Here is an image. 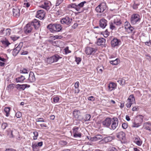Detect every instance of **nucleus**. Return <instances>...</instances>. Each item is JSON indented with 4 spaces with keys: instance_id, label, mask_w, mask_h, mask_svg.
Listing matches in <instances>:
<instances>
[{
    "instance_id": "f257e3e1",
    "label": "nucleus",
    "mask_w": 151,
    "mask_h": 151,
    "mask_svg": "<svg viewBox=\"0 0 151 151\" xmlns=\"http://www.w3.org/2000/svg\"><path fill=\"white\" fill-rule=\"evenodd\" d=\"M86 3L87 2L85 1L80 3L78 5H76L75 4H72L70 5V6L71 7L75 8L78 12L82 13L83 12L84 10L88 9V7H84Z\"/></svg>"
},
{
    "instance_id": "f03ea898",
    "label": "nucleus",
    "mask_w": 151,
    "mask_h": 151,
    "mask_svg": "<svg viewBox=\"0 0 151 151\" xmlns=\"http://www.w3.org/2000/svg\"><path fill=\"white\" fill-rule=\"evenodd\" d=\"M47 28L51 32L53 33L60 31L62 28L61 25L60 24H50L48 25Z\"/></svg>"
},
{
    "instance_id": "7ed1b4c3",
    "label": "nucleus",
    "mask_w": 151,
    "mask_h": 151,
    "mask_svg": "<svg viewBox=\"0 0 151 151\" xmlns=\"http://www.w3.org/2000/svg\"><path fill=\"white\" fill-rule=\"evenodd\" d=\"M72 19L68 16H66L62 18L60 20V22L62 24H65L70 25L72 22Z\"/></svg>"
},
{
    "instance_id": "20e7f679",
    "label": "nucleus",
    "mask_w": 151,
    "mask_h": 151,
    "mask_svg": "<svg viewBox=\"0 0 151 151\" xmlns=\"http://www.w3.org/2000/svg\"><path fill=\"white\" fill-rule=\"evenodd\" d=\"M106 8V4L105 3H102L97 6L95 10L97 12H103Z\"/></svg>"
},
{
    "instance_id": "39448f33",
    "label": "nucleus",
    "mask_w": 151,
    "mask_h": 151,
    "mask_svg": "<svg viewBox=\"0 0 151 151\" xmlns=\"http://www.w3.org/2000/svg\"><path fill=\"white\" fill-rule=\"evenodd\" d=\"M120 16L119 15H115L113 17V22L114 24L118 26L119 27L122 24V21L120 20Z\"/></svg>"
},
{
    "instance_id": "423d86ee",
    "label": "nucleus",
    "mask_w": 151,
    "mask_h": 151,
    "mask_svg": "<svg viewBox=\"0 0 151 151\" xmlns=\"http://www.w3.org/2000/svg\"><path fill=\"white\" fill-rule=\"evenodd\" d=\"M139 20V16L138 14H134L132 16L131 18V22L132 24H135Z\"/></svg>"
},
{
    "instance_id": "0eeeda50",
    "label": "nucleus",
    "mask_w": 151,
    "mask_h": 151,
    "mask_svg": "<svg viewBox=\"0 0 151 151\" xmlns=\"http://www.w3.org/2000/svg\"><path fill=\"white\" fill-rule=\"evenodd\" d=\"M79 129V128L77 127H75L73 129V136L74 137H81V133L78 131Z\"/></svg>"
},
{
    "instance_id": "6e6552de",
    "label": "nucleus",
    "mask_w": 151,
    "mask_h": 151,
    "mask_svg": "<svg viewBox=\"0 0 151 151\" xmlns=\"http://www.w3.org/2000/svg\"><path fill=\"white\" fill-rule=\"evenodd\" d=\"M23 43L22 42H20L16 48L13 49L12 54L14 56H16L19 53L23 45Z\"/></svg>"
},
{
    "instance_id": "1a4fd4ad",
    "label": "nucleus",
    "mask_w": 151,
    "mask_h": 151,
    "mask_svg": "<svg viewBox=\"0 0 151 151\" xmlns=\"http://www.w3.org/2000/svg\"><path fill=\"white\" fill-rule=\"evenodd\" d=\"M112 119L113 121H111V129L113 130H114L118 127L119 121L118 119L116 117H114Z\"/></svg>"
},
{
    "instance_id": "9d476101",
    "label": "nucleus",
    "mask_w": 151,
    "mask_h": 151,
    "mask_svg": "<svg viewBox=\"0 0 151 151\" xmlns=\"http://www.w3.org/2000/svg\"><path fill=\"white\" fill-rule=\"evenodd\" d=\"M111 118H107L102 122V124L104 127H109L111 123Z\"/></svg>"
},
{
    "instance_id": "9b49d317",
    "label": "nucleus",
    "mask_w": 151,
    "mask_h": 151,
    "mask_svg": "<svg viewBox=\"0 0 151 151\" xmlns=\"http://www.w3.org/2000/svg\"><path fill=\"white\" fill-rule=\"evenodd\" d=\"M33 29L32 26L30 22L28 23L24 28V31L25 33H30Z\"/></svg>"
},
{
    "instance_id": "f8f14e48",
    "label": "nucleus",
    "mask_w": 151,
    "mask_h": 151,
    "mask_svg": "<svg viewBox=\"0 0 151 151\" xmlns=\"http://www.w3.org/2000/svg\"><path fill=\"white\" fill-rule=\"evenodd\" d=\"M32 26H33L35 29H37L40 26V21L35 19H34L31 22H30Z\"/></svg>"
},
{
    "instance_id": "ddd939ff",
    "label": "nucleus",
    "mask_w": 151,
    "mask_h": 151,
    "mask_svg": "<svg viewBox=\"0 0 151 151\" xmlns=\"http://www.w3.org/2000/svg\"><path fill=\"white\" fill-rule=\"evenodd\" d=\"M42 4L41 5L40 7L44 8L47 10L49 9L50 7L49 5L50 4V2L48 1H44L41 2Z\"/></svg>"
},
{
    "instance_id": "4468645a",
    "label": "nucleus",
    "mask_w": 151,
    "mask_h": 151,
    "mask_svg": "<svg viewBox=\"0 0 151 151\" xmlns=\"http://www.w3.org/2000/svg\"><path fill=\"white\" fill-rule=\"evenodd\" d=\"M45 13L43 10H40L37 11L36 17L40 19H43L45 16Z\"/></svg>"
},
{
    "instance_id": "2eb2a0df",
    "label": "nucleus",
    "mask_w": 151,
    "mask_h": 151,
    "mask_svg": "<svg viewBox=\"0 0 151 151\" xmlns=\"http://www.w3.org/2000/svg\"><path fill=\"white\" fill-rule=\"evenodd\" d=\"M107 25V21L105 19L102 18L99 21V26L103 29Z\"/></svg>"
},
{
    "instance_id": "dca6fc26",
    "label": "nucleus",
    "mask_w": 151,
    "mask_h": 151,
    "mask_svg": "<svg viewBox=\"0 0 151 151\" xmlns=\"http://www.w3.org/2000/svg\"><path fill=\"white\" fill-rule=\"evenodd\" d=\"M116 137L120 140L125 139V134L122 131H121L116 134Z\"/></svg>"
},
{
    "instance_id": "f3484780",
    "label": "nucleus",
    "mask_w": 151,
    "mask_h": 151,
    "mask_svg": "<svg viewBox=\"0 0 151 151\" xmlns=\"http://www.w3.org/2000/svg\"><path fill=\"white\" fill-rule=\"evenodd\" d=\"M12 10L13 16L17 18L19 17L20 15L19 9L17 7H15L13 8Z\"/></svg>"
},
{
    "instance_id": "a211bd4d",
    "label": "nucleus",
    "mask_w": 151,
    "mask_h": 151,
    "mask_svg": "<svg viewBox=\"0 0 151 151\" xmlns=\"http://www.w3.org/2000/svg\"><path fill=\"white\" fill-rule=\"evenodd\" d=\"M120 42L121 41L120 40L116 38H114L111 40V44L112 47H114L118 46Z\"/></svg>"
},
{
    "instance_id": "6ab92c4d",
    "label": "nucleus",
    "mask_w": 151,
    "mask_h": 151,
    "mask_svg": "<svg viewBox=\"0 0 151 151\" xmlns=\"http://www.w3.org/2000/svg\"><path fill=\"white\" fill-rule=\"evenodd\" d=\"M28 81L29 82H33L35 81L36 79L34 73L32 72H30L29 74H28Z\"/></svg>"
},
{
    "instance_id": "aec40b11",
    "label": "nucleus",
    "mask_w": 151,
    "mask_h": 151,
    "mask_svg": "<svg viewBox=\"0 0 151 151\" xmlns=\"http://www.w3.org/2000/svg\"><path fill=\"white\" fill-rule=\"evenodd\" d=\"M134 142L137 145L140 146L142 144V141L138 136H136L133 138Z\"/></svg>"
},
{
    "instance_id": "412c9836",
    "label": "nucleus",
    "mask_w": 151,
    "mask_h": 151,
    "mask_svg": "<svg viewBox=\"0 0 151 151\" xmlns=\"http://www.w3.org/2000/svg\"><path fill=\"white\" fill-rule=\"evenodd\" d=\"M117 84L114 82L110 83L108 86L109 90V91H111L116 88Z\"/></svg>"
},
{
    "instance_id": "4be33fe9",
    "label": "nucleus",
    "mask_w": 151,
    "mask_h": 151,
    "mask_svg": "<svg viewBox=\"0 0 151 151\" xmlns=\"http://www.w3.org/2000/svg\"><path fill=\"white\" fill-rule=\"evenodd\" d=\"M85 52L87 54L91 55L93 54L95 52V50L94 48L88 47L86 49Z\"/></svg>"
},
{
    "instance_id": "5701e85b",
    "label": "nucleus",
    "mask_w": 151,
    "mask_h": 151,
    "mask_svg": "<svg viewBox=\"0 0 151 151\" xmlns=\"http://www.w3.org/2000/svg\"><path fill=\"white\" fill-rule=\"evenodd\" d=\"M28 77V74L27 76H20L16 78V80L17 82H23Z\"/></svg>"
},
{
    "instance_id": "b1692460",
    "label": "nucleus",
    "mask_w": 151,
    "mask_h": 151,
    "mask_svg": "<svg viewBox=\"0 0 151 151\" xmlns=\"http://www.w3.org/2000/svg\"><path fill=\"white\" fill-rule=\"evenodd\" d=\"M106 40L103 38H101L98 39L97 42V44L98 45H104Z\"/></svg>"
},
{
    "instance_id": "393cba45",
    "label": "nucleus",
    "mask_w": 151,
    "mask_h": 151,
    "mask_svg": "<svg viewBox=\"0 0 151 151\" xmlns=\"http://www.w3.org/2000/svg\"><path fill=\"white\" fill-rule=\"evenodd\" d=\"M143 116L142 115H139L137 116L134 119L138 121V122L142 124L143 120Z\"/></svg>"
},
{
    "instance_id": "a878e982",
    "label": "nucleus",
    "mask_w": 151,
    "mask_h": 151,
    "mask_svg": "<svg viewBox=\"0 0 151 151\" xmlns=\"http://www.w3.org/2000/svg\"><path fill=\"white\" fill-rule=\"evenodd\" d=\"M144 127L146 130L149 131L151 130V124L148 122H145L144 124Z\"/></svg>"
},
{
    "instance_id": "bb28decb",
    "label": "nucleus",
    "mask_w": 151,
    "mask_h": 151,
    "mask_svg": "<svg viewBox=\"0 0 151 151\" xmlns=\"http://www.w3.org/2000/svg\"><path fill=\"white\" fill-rule=\"evenodd\" d=\"M54 63L56 62L60 58H62V57L60 56L58 54H55L52 56Z\"/></svg>"
},
{
    "instance_id": "cd10ccee",
    "label": "nucleus",
    "mask_w": 151,
    "mask_h": 151,
    "mask_svg": "<svg viewBox=\"0 0 151 151\" xmlns=\"http://www.w3.org/2000/svg\"><path fill=\"white\" fill-rule=\"evenodd\" d=\"M101 135H97L96 136L91 137L90 138V140L92 141H95L100 139L101 138Z\"/></svg>"
},
{
    "instance_id": "c85d7f7f",
    "label": "nucleus",
    "mask_w": 151,
    "mask_h": 151,
    "mask_svg": "<svg viewBox=\"0 0 151 151\" xmlns=\"http://www.w3.org/2000/svg\"><path fill=\"white\" fill-rule=\"evenodd\" d=\"M119 27L114 24V22L112 21L110 24V28L112 30H116Z\"/></svg>"
},
{
    "instance_id": "c756f323",
    "label": "nucleus",
    "mask_w": 151,
    "mask_h": 151,
    "mask_svg": "<svg viewBox=\"0 0 151 151\" xmlns=\"http://www.w3.org/2000/svg\"><path fill=\"white\" fill-rule=\"evenodd\" d=\"M26 86H27V84L22 85L18 84L17 85L16 87L17 89H22L24 90L26 88Z\"/></svg>"
},
{
    "instance_id": "7c9ffc66",
    "label": "nucleus",
    "mask_w": 151,
    "mask_h": 151,
    "mask_svg": "<svg viewBox=\"0 0 151 151\" xmlns=\"http://www.w3.org/2000/svg\"><path fill=\"white\" fill-rule=\"evenodd\" d=\"M80 113V112L79 110L78 109L75 110L73 112V114L74 117L78 119V115Z\"/></svg>"
},
{
    "instance_id": "2f4dec72",
    "label": "nucleus",
    "mask_w": 151,
    "mask_h": 151,
    "mask_svg": "<svg viewBox=\"0 0 151 151\" xmlns=\"http://www.w3.org/2000/svg\"><path fill=\"white\" fill-rule=\"evenodd\" d=\"M132 104L135 103V99L134 96L133 95H131L129 96L127 100Z\"/></svg>"
},
{
    "instance_id": "473e14b6",
    "label": "nucleus",
    "mask_w": 151,
    "mask_h": 151,
    "mask_svg": "<svg viewBox=\"0 0 151 151\" xmlns=\"http://www.w3.org/2000/svg\"><path fill=\"white\" fill-rule=\"evenodd\" d=\"M112 138L111 137L108 136L104 138L102 140V141H103L104 142L106 143L111 141L112 140Z\"/></svg>"
},
{
    "instance_id": "72a5a7b5",
    "label": "nucleus",
    "mask_w": 151,
    "mask_h": 151,
    "mask_svg": "<svg viewBox=\"0 0 151 151\" xmlns=\"http://www.w3.org/2000/svg\"><path fill=\"white\" fill-rule=\"evenodd\" d=\"M125 27L127 29V32L129 33H132L134 29V28L130 25H129L128 27L127 26H125Z\"/></svg>"
},
{
    "instance_id": "f704fd0d",
    "label": "nucleus",
    "mask_w": 151,
    "mask_h": 151,
    "mask_svg": "<svg viewBox=\"0 0 151 151\" xmlns=\"http://www.w3.org/2000/svg\"><path fill=\"white\" fill-rule=\"evenodd\" d=\"M136 120H134V122L133 123V124L132 125L133 127H138L141 125V124L139 123Z\"/></svg>"
},
{
    "instance_id": "c9c22d12",
    "label": "nucleus",
    "mask_w": 151,
    "mask_h": 151,
    "mask_svg": "<svg viewBox=\"0 0 151 151\" xmlns=\"http://www.w3.org/2000/svg\"><path fill=\"white\" fill-rule=\"evenodd\" d=\"M117 82L119 83V84L122 86L124 85L125 83V81L124 79L122 78H120L119 79Z\"/></svg>"
},
{
    "instance_id": "e433bc0d",
    "label": "nucleus",
    "mask_w": 151,
    "mask_h": 151,
    "mask_svg": "<svg viewBox=\"0 0 151 151\" xmlns=\"http://www.w3.org/2000/svg\"><path fill=\"white\" fill-rule=\"evenodd\" d=\"M5 31L6 35H9L11 33V29H7L6 30H4V29L1 30L0 32H4V33Z\"/></svg>"
},
{
    "instance_id": "4c0bfd02",
    "label": "nucleus",
    "mask_w": 151,
    "mask_h": 151,
    "mask_svg": "<svg viewBox=\"0 0 151 151\" xmlns=\"http://www.w3.org/2000/svg\"><path fill=\"white\" fill-rule=\"evenodd\" d=\"M10 110V108L5 107L4 109V111L6 114V116H9V112Z\"/></svg>"
},
{
    "instance_id": "58836bf2",
    "label": "nucleus",
    "mask_w": 151,
    "mask_h": 151,
    "mask_svg": "<svg viewBox=\"0 0 151 151\" xmlns=\"http://www.w3.org/2000/svg\"><path fill=\"white\" fill-rule=\"evenodd\" d=\"M118 60L119 59H116L114 60L110 61V64L114 65H116L118 63Z\"/></svg>"
},
{
    "instance_id": "ea45409f",
    "label": "nucleus",
    "mask_w": 151,
    "mask_h": 151,
    "mask_svg": "<svg viewBox=\"0 0 151 151\" xmlns=\"http://www.w3.org/2000/svg\"><path fill=\"white\" fill-rule=\"evenodd\" d=\"M46 62L49 64H51L54 63L52 57L47 58Z\"/></svg>"
},
{
    "instance_id": "a19ab883",
    "label": "nucleus",
    "mask_w": 151,
    "mask_h": 151,
    "mask_svg": "<svg viewBox=\"0 0 151 151\" xmlns=\"http://www.w3.org/2000/svg\"><path fill=\"white\" fill-rule=\"evenodd\" d=\"M91 117V115L89 114H86L85 115V117L84 119L85 121H89L90 120Z\"/></svg>"
},
{
    "instance_id": "79ce46f5",
    "label": "nucleus",
    "mask_w": 151,
    "mask_h": 151,
    "mask_svg": "<svg viewBox=\"0 0 151 151\" xmlns=\"http://www.w3.org/2000/svg\"><path fill=\"white\" fill-rule=\"evenodd\" d=\"M28 71L26 69H23L22 70H20V73H23L24 74H28Z\"/></svg>"
},
{
    "instance_id": "37998d69",
    "label": "nucleus",
    "mask_w": 151,
    "mask_h": 151,
    "mask_svg": "<svg viewBox=\"0 0 151 151\" xmlns=\"http://www.w3.org/2000/svg\"><path fill=\"white\" fill-rule=\"evenodd\" d=\"M32 147L33 150L34 151L35 149H37L38 146L37 145L36 143H33L32 144Z\"/></svg>"
},
{
    "instance_id": "c03bdc74",
    "label": "nucleus",
    "mask_w": 151,
    "mask_h": 151,
    "mask_svg": "<svg viewBox=\"0 0 151 151\" xmlns=\"http://www.w3.org/2000/svg\"><path fill=\"white\" fill-rule=\"evenodd\" d=\"M8 126V124L6 123H3L1 124V127L3 129H4Z\"/></svg>"
},
{
    "instance_id": "a18cd8bd",
    "label": "nucleus",
    "mask_w": 151,
    "mask_h": 151,
    "mask_svg": "<svg viewBox=\"0 0 151 151\" xmlns=\"http://www.w3.org/2000/svg\"><path fill=\"white\" fill-rule=\"evenodd\" d=\"M2 44L6 46H8L10 43L7 40L3 41L2 42Z\"/></svg>"
},
{
    "instance_id": "49530a36",
    "label": "nucleus",
    "mask_w": 151,
    "mask_h": 151,
    "mask_svg": "<svg viewBox=\"0 0 151 151\" xmlns=\"http://www.w3.org/2000/svg\"><path fill=\"white\" fill-rule=\"evenodd\" d=\"M33 134L34 135V136L33 137V139L34 140H35L37 139V137L38 136V132H33Z\"/></svg>"
},
{
    "instance_id": "de8ad7c7",
    "label": "nucleus",
    "mask_w": 151,
    "mask_h": 151,
    "mask_svg": "<svg viewBox=\"0 0 151 151\" xmlns=\"http://www.w3.org/2000/svg\"><path fill=\"white\" fill-rule=\"evenodd\" d=\"M16 116L17 118H20L22 116V114L21 112L18 111L16 113Z\"/></svg>"
},
{
    "instance_id": "09e8293b",
    "label": "nucleus",
    "mask_w": 151,
    "mask_h": 151,
    "mask_svg": "<svg viewBox=\"0 0 151 151\" xmlns=\"http://www.w3.org/2000/svg\"><path fill=\"white\" fill-rule=\"evenodd\" d=\"M59 100V98L58 97H55L53 98V101L55 103L58 102Z\"/></svg>"
},
{
    "instance_id": "8fccbe9b",
    "label": "nucleus",
    "mask_w": 151,
    "mask_h": 151,
    "mask_svg": "<svg viewBox=\"0 0 151 151\" xmlns=\"http://www.w3.org/2000/svg\"><path fill=\"white\" fill-rule=\"evenodd\" d=\"M81 58L79 57H76L75 61L77 64H78L81 61Z\"/></svg>"
},
{
    "instance_id": "3c124183",
    "label": "nucleus",
    "mask_w": 151,
    "mask_h": 151,
    "mask_svg": "<svg viewBox=\"0 0 151 151\" xmlns=\"http://www.w3.org/2000/svg\"><path fill=\"white\" fill-rule=\"evenodd\" d=\"M132 104L131 103L127 101V103L126 104V106L127 108H130Z\"/></svg>"
},
{
    "instance_id": "603ef678",
    "label": "nucleus",
    "mask_w": 151,
    "mask_h": 151,
    "mask_svg": "<svg viewBox=\"0 0 151 151\" xmlns=\"http://www.w3.org/2000/svg\"><path fill=\"white\" fill-rule=\"evenodd\" d=\"M36 121L37 122H45L44 119L43 118H38L36 119Z\"/></svg>"
},
{
    "instance_id": "864d4df0",
    "label": "nucleus",
    "mask_w": 151,
    "mask_h": 151,
    "mask_svg": "<svg viewBox=\"0 0 151 151\" xmlns=\"http://www.w3.org/2000/svg\"><path fill=\"white\" fill-rule=\"evenodd\" d=\"M19 37H17L16 36H13L11 37V39L13 41H15L19 38Z\"/></svg>"
},
{
    "instance_id": "5fc2aeb1",
    "label": "nucleus",
    "mask_w": 151,
    "mask_h": 151,
    "mask_svg": "<svg viewBox=\"0 0 151 151\" xmlns=\"http://www.w3.org/2000/svg\"><path fill=\"white\" fill-rule=\"evenodd\" d=\"M63 0H57L56 3V6H58L62 2Z\"/></svg>"
},
{
    "instance_id": "6e6d98bb",
    "label": "nucleus",
    "mask_w": 151,
    "mask_h": 151,
    "mask_svg": "<svg viewBox=\"0 0 151 151\" xmlns=\"http://www.w3.org/2000/svg\"><path fill=\"white\" fill-rule=\"evenodd\" d=\"M122 127L124 129H126L128 127V124L125 123H124L122 124Z\"/></svg>"
},
{
    "instance_id": "4d7b16f0",
    "label": "nucleus",
    "mask_w": 151,
    "mask_h": 151,
    "mask_svg": "<svg viewBox=\"0 0 151 151\" xmlns=\"http://www.w3.org/2000/svg\"><path fill=\"white\" fill-rule=\"evenodd\" d=\"M65 53H66V54H67L68 53H69L71 52V51H70V50H69L68 47H66L65 49Z\"/></svg>"
},
{
    "instance_id": "13d9d810",
    "label": "nucleus",
    "mask_w": 151,
    "mask_h": 151,
    "mask_svg": "<svg viewBox=\"0 0 151 151\" xmlns=\"http://www.w3.org/2000/svg\"><path fill=\"white\" fill-rule=\"evenodd\" d=\"M88 99L89 101H93L94 100L95 98L93 96H91L88 97Z\"/></svg>"
},
{
    "instance_id": "bf43d9fd",
    "label": "nucleus",
    "mask_w": 151,
    "mask_h": 151,
    "mask_svg": "<svg viewBox=\"0 0 151 151\" xmlns=\"http://www.w3.org/2000/svg\"><path fill=\"white\" fill-rule=\"evenodd\" d=\"M60 144L63 145H65L67 144L66 141H61L60 142Z\"/></svg>"
},
{
    "instance_id": "052dcab7",
    "label": "nucleus",
    "mask_w": 151,
    "mask_h": 151,
    "mask_svg": "<svg viewBox=\"0 0 151 151\" xmlns=\"http://www.w3.org/2000/svg\"><path fill=\"white\" fill-rule=\"evenodd\" d=\"M74 86L76 88H78L79 87V82L78 81L76 82L75 83Z\"/></svg>"
},
{
    "instance_id": "680f3d73",
    "label": "nucleus",
    "mask_w": 151,
    "mask_h": 151,
    "mask_svg": "<svg viewBox=\"0 0 151 151\" xmlns=\"http://www.w3.org/2000/svg\"><path fill=\"white\" fill-rule=\"evenodd\" d=\"M54 37L55 39H61L63 37L61 35H56L54 36Z\"/></svg>"
},
{
    "instance_id": "e2e57ef3",
    "label": "nucleus",
    "mask_w": 151,
    "mask_h": 151,
    "mask_svg": "<svg viewBox=\"0 0 151 151\" xmlns=\"http://www.w3.org/2000/svg\"><path fill=\"white\" fill-rule=\"evenodd\" d=\"M138 108V106H136L134 107L133 108H132V110L133 111H136L137 110Z\"/></svg>"
},
{
    "instance_id": "0e129e2a",
    "label": "nucleus",
    "mask_w": 151,
    "mask_h": 151,
    "mask_svg": "<svg viewBox=\"0 0 151 151\" xmlns=\"http://www.w3.org/2000/svg\"><path fill=\"white\" fill-rule=\"evenodd\" d=\"M43 144V142H40L37 143V144L38 147H41L42 146Z\"/></svg>"
},
{
    "instance_id": "69168bd1",
    "label": "nucleus",
    "mask_w": 151,
    "mask_h": 151,
    "mask_svg": "<svg viewBox=\"0 0 151 151\" xmlns=\"http://www.w3.org/2000/svg\"><path fill=\"white\" fill-rule=\"evenodd\" d=\"M28 52L27 51H25L22 52L21 53V55H27L28 54Z\"/></svg>"
},
{
    "instance_id": "338daca9",
    "label": "nucleus",
    "mask_w": 151,
    "mask_h": 151,
    "mask_svg": "<svg viewBox=\"0 0 151 151\" xmlns=\"http://www.w3.org/2000/svg\"><path fill=\"white\" fill-rule=\"evenodd\" d=\"M109 151H117V150L115 148L113 147L109 150Z\"/></svg>"
},
{
    "instance_id": "774afa93",
    "label": "nucleus",
    "mask_w": 151,
    "mask_h": 151,
    "mask_svg": "<svg viewBox=\"0 0 151 151\" xmlns=\"http://www.w3.org/2000/svg\"><path fill=\"white\" fill-rule=\"evenodd\" d=\"M5 151H16L15 150L13 149H6Z\"/></svg>"
}]
</instances>
